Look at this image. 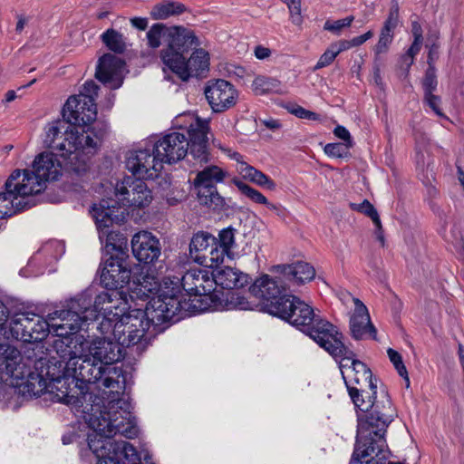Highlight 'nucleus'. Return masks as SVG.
Instances as JSON below:
<instances>
[{
    "label": "nucleus",
    "mask_w": 464,
    "mask_h": 464,
    "mask_svg": "<svg viewBox=\"0 0 464 464\" xmlns=\"http://www.w3.org/2000/svg\"><path fill=\"white\" fill-rule=\"evenodd\" d=\"M63 117L69 124L53 121L45 127L44 143L61 157L85 163L100 147L103 132L92 124L97 119V106L92 99L71 95L63 108Z\"/></svg>",
    "instance_id": "1"
},
{
    "label": "nucleus",
    "mask_w": 464,
    "mask_h": 464,
    "mask_svg": "<svg viewBox=\"0 0 464 464\" xmlns=\"http://www.w3.org/2000/svg\"><path fill=\"white\" fill-rule=\"evenodd\" d=\"M270 314L306 333L331 355L339 356L345 353L343 334L330 322L316 315L314 309L299 297L284 295L280 304L271 305Z\"/></svg>",
    "instance_id": "2"
},
{
    "label": "nucleus",
    "mask_w": 464,
    "mask_h": 464,
    "mask_svg": "<svg viewBox=\"0 0 464 464\" xmlns=\"http://www.w3.org/2000/svg\"><path fill=\"white\" fill-rule=\"evenodd\" d=\"M199 46L200 41L194 31L173 25L168 30V43L160 50V58L164 66L185 82L192 72H199L208 68L209 54Z\"/></svg>",
    "instance_id": "3"
},
{
    "label": "nucleus",
    "mask_w": 464,
    "mask_h": 464,
    "mask_svg": "<svg viewBox=\"0 0 464 464\" xmlns=\"http://www.w3.org/2000/svg\"><path fill=\"white\" fill-rule=\"evenodd\" d=\"M392 416H365L359 419L357 440L352 464H386L391 456L384 434Z\"/></svg>",
    "instance_id": "4"
},
{
    "label": "nucleus",
    "mask_w": 464,
    "mask_h": 464,
    "mask_svg": "<svg viewBox=\"0 0 464 464\" xmlns=\"http://www.w3.org/2000/svg\"><path fill=\"white\" fill-rule=\"evenodd\" d=\"M128 242L126 237H118V308L121 304H131L135 299H144L150 297L155 289L159 288L157 278L148 272L143 271V267L139 264L131 263L124 258L128 257Z\"/></svg>",
    "instance_id": "5"
},
{
    "label": "nucleus",
    "mask_w": 464,
    "mask_h": 464,
    "mask_svg": "<svg viewBox=\"0 0 464 464\" xmlns=\"http://www.w3.org/2000/svg\"><path fill=\"white\" fill-rule=\"evenodd\" d=\"M0 376L14 387L24 386L26 392L37 395L46 388L45 380L31 372L21 353L14 346L0 344Z\"/></svg>",
    "instance_id": "6"
},
{
    "label": "nucleus",
    "mask_w": 464,
    "mask_h": 464,
    "mask_svg": "<svg viewBox=\"0 0 464 464\" xmlns=\"http://www.w3.org/2000/svg\"><path fill=\"white\" fill-rule=\"evenodd\" d=\"M114 411L95 405L86 420L94 431L89 435V447L98 459V464H116L115 427L111 417Z\"/></svg>",
    "instance_id": "7"
},
{
    "label": "nucleus",
    "mask_w": 464,
    "mask_h": 464,
    "mask_svg": "<svg viewBox=\"0 0 464 464\" xmlns=\"http://www.w3.org/2000/svg\"><path fill=\"white\" fill-rule=\"evenodd\" d=\"M179 276H167L161 283L159 282V288L150 295H157V299L150 303V319L157 324L171 320L181 309L180 300L178 295L180 293Z\"/></svg>",
    "instance_id": "8"
},
{
    "label": "nucleus",
    "mask_w": 464,
    "mask_h": 464,
    "mask_svg": "<svg viewBox=\"0 0 464 464\" xmlns=\"http://www.w3.org/2000/svg\"><path fill=\"white\" fill-rule=\"evenodd\" d=\"M150 321L149 307L146 311L133 308L123 313L118 319V344L122 347L137 344L149 329Z\"/></svg>",
    "instance_id": "9"
},
{
    "label": "nucleus",
    "mask_w": 464,
    "mask_h": 464,
    "mask_svg": "<svg viewBox=\"0 0 464 464\" xmlns=\"http://www.w3.org/2000/svg\"><path fill=\"white\" fill-rule=\"evenodd\" d=\"M163 161L154 152V146L130 150L126 154L125 166L133 176L141 179L157 178L163 169Z\"/></svg>",
    "instance_id": "10"
},
{
    "label": "nucleus",
    "mask_w": 464,
    "mask_h": 464,
    "mask_svg": "<svg viewBox=\"0 0 464 464\" xmlns=\"http://www.w3.org/2000/svg\"><path fill=\"white\" fill-rule=\"evenodd\" d=\"M152 193L147 184L141 179L128 177L123 179L118 188V208L127 207L129 208H144L152 201Z\"/></svg>",
    "instance_id": "11"
},
{
    "label": "nucleus",
    "mask_w": 464,
    "mask_h": 464,
    "mask_svg": "<svg viewBox=\"0 0 464 464\" xmlns=\"http://www.w3.org/2000/svg\"><path fill=\"white\" fill-rule=\"evenodd\" d=\"M347 389L357 410L362 412L372 410L368 416L373 414L374 417H378L382 416V412H387L388 415L393 417L392 402L387 394L383 393L381 400H376V389L370 390V388L365 386L351 387Z\"/></svg>",
    "instance_id": "12"
},
{
    "label": "nucleus",
    "mask_w": 464,
    "mask_h": 464,
    "mask_svg": "<svg viewBox=\"0 0 464 464\" xmlns=\"http://www.w3.org/2000/svg\"><path fill=\"white\" fill-rule=\"evenodd\" d=\"M335 358H341L340 369L347 388L365 386L370 390L376 389L372 382V372L362 362L356 360L353 353L345 347V353Z\"/></svg>",
    "instance_id": "13"
},
{
    "label": "nucleus",
    "mask_w": 464,
    "mask_h": 464,
    "mask_svg": "<svg viewBox=\"0 0 464 464\" xmlns=\"http://www.w3.org/2000/svg\"><path fill=\"white\" fill-rule=\"evenodd\" d=\"M115 203L102 200L92 208V216L100 231V239L104 241L107 253L116 249V234L113 231L115 220Z\"/></svg>",
    "instance_id": "14"
},
{
    "label": "nucleus",
    "mask_w": 464,
    "mask_h": 464,
    "mask_svg": "<svg viewBox=\"0 0 464 464\" xmlns=\"http://www.w3.org/2000/svg\"><path fill=\"white\" fill-rule=\"evenodd\" d=\"M188 145L186 136L179 132L169 133L153 144L154 152L168 164L182 160L188 153Z\"/></svg>",
    "instance_id": "15"
},
{
    "label": "nucleus",
    "mask_w": 464,
    "mask_h": 464,
    "mask_svg": "<svg viewBox=\"0 0 464 464\" xmlns=\"http://www.w3.org/2000/svg\"><path fill=\"white\" fill-rule=\"evenodd\" d=\"M249 291L260 300L263 309L270 314L271 305L281 303L284 297V295L281 296V294L285 291V287L279 279L269 275H263L256 279Z\"/></svg>",
    "instance_id": "16"
},
{
    "label": "nucleus",
    "mask_w": 464,
    "mask_h": 464,
    "mask_svg": "<svg viewBox=\"0 0 464 464\" xmlns=\"http://www.w3.org/2000/svg\"><path fill=\"white\" fill-rule=\"evenodd\" d=\"M45 186L41 179L29 169L14 170L5 182V188L13 191L18 198L25 201V198L42 192Z\"/></svg>",
    "instance_id": "17"
},
{
    "label": "nucleus",
    "mask_w": 464,
    "mask_h": 464,
    "mask_svg": "<svg viewBox=\"0 0 464 464\" xmlns=\"http://www.w3.org/2000/svg\"><path fill=\"white\" fill-rule=\"evenodd\" d=\"M206 98L215 112H222L233 107L237 99L235 87L225 80H217L205 88Z\"/></svg>",
    "instance_id": "18"
},
{
    "label": "nucleus",
    "mask_w": 464,
    "mask_h": 464,
    "mask_svg": "<svg viewBox=\"0 0 464 464\" xmlns=\"http://www.w3.org/2000/svg\"><path fill=\"white\" fill-rule=\"evenodd\" d=\"M215 278L207 269L193 268L179 277L180 290L183 289L189 295L208 296L214 291Z\"/></svg>",
    "instance_id": "19"
},
{
    "label": "nucleus",
    "mask_w": 464,
    "mask_h": 464,
    "mask_svg": "<svg viewBox=\"0 0 464 464\" xmlns=\"http://www.w3.org/2000/svg\"><path fill=\"white\" fill-rule=\"evenodd\" d=\"M130 244L132 253L140 262L153 264L161 256L160 240L150 232L139 231L132 237Z\"/></svg>",
    "instance_id": "20"
},
{
    "label": "nucleus",
    "mask_w": 464,
    "mask_h": 464,
    "mask_svg": "<svg viewBox=\"0 0 464 464\" xmlns=\"http://www.w3.org/2000/svg\"><path fill=\"white\" fill-rule=\"evenodd\" d=\"M190 119L191 122L188 127L190 154L200 162H207L208 160V121L194 116H190Z\"/></svg>",
    "instance_id": "21"
},
{
    "label": "nucleus",
    "mask_w": 464,
    "mask_h": 464,
    "mask_svg": "<svg viewBox=\"0 0 464 464\" xmlns=\"http://www.w3.org/2000/svg\"><path fill=\"white\" fill-rule=\"evenodd\" d=\"M354 310L350 318V331L356 340L364 339L367 336L376 339V328L371 322L367 307L358 299L353 298Z\"/></svg>",
    "instance_id": "22"
},
{
    "label": "nucleus",
    "mask_w": 464,
    "mask_h": 464,
    "mask_svg": "<svg viewBox=\"0 0 464 464\" xmlns=\"http://www.w3.org/2000/svg\"><path fill=\"white\" fill-rule=\"evenodd\" d=\"M63 171V165L53 152H43L33 162V172L42 183L56 179Z\"/></svg>",
    "instance_id": "23"
},
{
    "label": "nucleus",
    "mask_w": 464,
    "mask_h": 464,
    "mask_svg": "<svg viewBox=\"0 0 464 464\" xmlns=\"http://www.w3.org/2000/svg\"><path fill=\"white\" fill-rule=\"evenodd\" d=\"M52 332L57 336H67L77 332L82 324V317L72 311H55L49 314Z\"/></svg>",
    "instance_id": "24"
},
{
    "label": "nucleus",
    "mask_w": 464,
    "mask_h": 464,
    "mask_svg": "<svg viewBox=\"0 0 464 464\" xmlns=\"http://www.w3.org/2000/svg\"><path fill=\"white\" fill-rule=\"evenodd\" d=\"M94 78L104 86L113 87L116 81V53L100 52L95 63Z\"/></svg>",
    "instance_id": "25"
},
{
    "label": "nucleus",
    "mask_w": 464,
    "mask_h": 464,
    "mask_svg": "<svg viewBox=\"0 0 464 464\" xmlns=\"http://www.w3.org/2000/svg\"><path fill=\"white\" fill-rule=\"evenodd\" d=\"M131 404L130 401L129 392H123L121 398H118V414L121 415L122 420L118 421V434H121L127 439L137 438L140 430L136 423V419L131 414Z\"/></svg>",
    "instance_id": "26"
},
{
    "label": "nucleus",
    "mask_w": 464,
    "mask_h": 464,
    "mask_svg": "<svg viewBox=\"0 0 464 464\" xmlns=\"http://www.w3.org/2000/svg\"><path fill=\"white\" fill-rule=\"evenodd\" d=\"M272 270L294 280L297 285L309 282L315 276L314 268L310 264L303 261L291 265H278L273 266Z\"/></svg>",
    "instance_id": "27"
},
{
    "label": "nucleus",
    "mask_w": 464,
    "mask_h": 464,
    "mask_svg": "<svg viewBox=\"0 0 464 464\" xmlns=\"http://www.w3.org/2000/svg\"><path fill=\"white\" fill-rule=\"evenodd\" d=\"M212 276L215 278L214 288L216 285H220L225 289L244 287L250 279L247 274L230 266L217 270L215 274L212 273Z\"/></svg>",
    "instance_id": "28"
},
{
    "label": "nucleus",
    "mask_w": 464,
    "mask_h": 464,
    "mask_svg": "<svg viewBox=\"0 0 464 464\" xmlns=\"http://www.w3.org/2000/svg\"><path fill=\"white\" fill-rule=\"evenodd\" d=\"M399 22V5L393 2L389 15L381 30L379 41L374 47L376 55L386 53L393 39V32Z\"/></svg>",
    "instance_id": "29"
},
{
    "label": "nucleus",
    "mask_w": 464,
    "mask_h": 464,
    "mask_svg": "<svg viewBox=\"0 0 464 464\" xmlns=\"http://www.w3.org/2000/svg\"><path fill=\"white\" fill-rule=\"evenodd\" d=\"M216 237L206 232L197 233L191 239L189 244V254L191 258L200 264L202 257L207 255Z\"/></svg>",
    "instance_id": "30"
},
{
    "label": "nucleus",
    "mask_w": 464,
    "mask_h": 464,
    "mask_svg": "<svg viewBox=\"0 0 464 464\" xmlns=\"http://www.w3.org/2000/svg\"><path fill=\"white\" fill-rule=\"evenodd\" d=\"M186 11V6L176 1L164 0L154 5L150 11V15L153 20H166L171 16H177Z\"/></svg>",
    "instance_id": "31"
},
{
    "label": "nucleus",
    "mask_w": 464,
    "mask_h": 464,
    "mask_svg": "<svg viewBox=\"0 0 464 464\" xmlns=\"http://www.w3.org/2000/svg\"><path fill=\"white\" fill-rule=\"evenodd\" d=\"M26 206V201L18 198L13 191L5 188V192L0 193V219L16 214L25 208Z\"/></svg>",
    "instance_id": "32"
},
{
    "label": "nucleus",
    "mask_w": 464,
    "mask_h": 464,
    "mask_svg": "<svg viewBox=\"0 0 464 464\" xmlns=\"http://www.w3.org/2000/svg\"><path fill=\"white\" fill-rule=\"evenodd\" d=\"M98 344L99 345L94 344V346L90 349V353L93 357V364L99 362L101 363L100 370L106 372V366L114 364L116 354L113 352L111 343L100 341Z\"/></svg>",
    "instance_id": "33"
},
{
    "label": "nucleus",
    "mask_w": 464,
    "mask_h": 464,
    "mask_svg": "<svg viewBox=\"0 0 464 464\" xmlns=\"http://www.w3.org/2000/svg\"><path fill=\"white\" fill-rule=\"evenodd\" d=\"M237 170L243 179L258 186L266 187L271 190L276 188V183L270 178L247 163H240V165L237 166Z\"/></svg>",
    "instance_id": "34"
},
{
    "label": "nucleus",
    "mask_w": 464,
    "mask_h": 464,
    "mask_svg": "<svg viewBox=\"0 0 464 464\" xmlns=\"http://www.w3.org/2000/svg\"><path fill=\"white\" fill-rule=\"evenodd\" d=\"M226 172L219 167L212 165L198 171L193 180V186H206L207 188L216 187L217 183L222 182Z\"/></svg>",
    "instance_id": "35"
},
{
    "label": "nucleus",
    "mask_w": 464,
    "mask_h": 464,
    "mask_svg": "<svg viewBox=\"0 0 464 464\" xmlns=\"http://www.w3.org/2000/svg\"><path fill=\"white\" fill-rule=\"evenodd\" d=\"M252 91L256 95H266L272 93L281 94V82L271 76L257 75L252 82Z\"/></svg>",
    "instance_id": "36"
},
{
    "label": "nucleus",
    "mask_w": 464,
    "mask_h": 464,
    "mask_svg": "<svg viewBox=\"0 0 464 464\" xmlns=\"http://www.w3.org/2000/svg\"><path fill=\"white\" fill-rule=\"evenodd\" d=\"M31 314L30 313H22L11 318L10 329L16 339L28 341L30 336L28 331L32 330L31 324H33L32 320H30Z\"/></svg>",
    "instance_id": "37"
},
{
    "label": "nucleus",
    "mask_w": 464,
    "mask_h": 464,
    "mask_svg": "<svg viewBox=\"0 0 464 464\" xmlns=\"http://www.w3.org/2000/svg\"><path fill=\"white\" fill-rule=\"evenodd\" d=\"M198 199L201 205L217 208L223 205V198L218 194L216 187L194 186Z\"/></svg>",
    "instance_id": "38"
},
{
    "label": "nucleus",
    "mask_w": 464,
    "mask_h": 464,
    "mask_svg": "<svg viewBox=\"0 0 464 464\" xmlns=\"http://www.w3.org/2000/svg\"><path fill=\"white\" fill-rule=\"evenodd\" d=\"M114 251L111 250V253H107L106 247L104 246V255L108 256L104 262V266L101 273V282L106 288H114L116 286V276L114 274L115 269V257Z\"/></svg>",
    "instance_id": "39"
},
{
    "label": "nucleus",
    "mask_w": 464,
    "mask_h": 464,
    "mask_svg": "<svg viewBox=\"0 0 464 464\" xmlns=\"http://www.w3.org/2000/svg\"><path fill=\"white\" fill-rule=\"evenodd\" d=\"M30 320H32L33 324H31L32 330L28 331V334H30L28 341L42 340L47 335L49 332L52 331L49 315L47 316L46 320H44L39 315L32 314Z\"/></svg>",
    "instance_id": "40"
},
{
    "label": "nucleus",
    "mask_w": 464,
    "mask_h": 464,
    "mask_svg": "<svg viewBox=\"0 0 464 464\" xmlns=\"http://www.w3.org/2000/svg\"><path fill=\"white\" fill-rule=\"evenodd\" d=\"M118 464H141V457L133 445L118 440Z\"/></svg>",
    "instance_id": "41"
},
{
    "label": "nucleus",
    "mask_w": 464,
    "mask_h": 464,
    "mask_svg": "<svg viewBox=\"0 0 464 464\" xmlns=\"http://www.w3.org/2000/svg\"><path fill=\"white\" fill-rule=\"evenodd\" d=\"M225 255H227V252L220 247L216 239L199 265L206 267L217 266L223 262Z\"/></svg>",
    "instance_id": "42"
},
{
    "label": "nucleus",
    "mask_w": 464,
    "mask_h": 464,
    "mask_svg": "<svg viewBox=\"0 0 464 464\" xmlns=\"http://www.w3.org/2000/svg\"><path fill=\"white\" fill-rule=\"evenodd\" d=\"M169 28L170 27H167L166 24L161 23L152 24L146 33L148 46L154 50L158 49L161 45L162 35L165 32L168 34Z\"/></svg>",
    "instance_id": "43"
},
{
    "label": "nucleus",
    "mask_w": 464,
    "mask_h": 464,
    "mask_svg": "<svg viewBox=\"0 0 464 464\" xmlns=\"http://www.w3.org/2000/svg\"><path fill=\"white\" fill-rule=\"evenodd\" d=\"M232 182L237 186L238 190L243 195H245L246 198H248L253 202L257 203V204H262V205L268 204L267 198L258 190L248 186L247 184L244 183L243 181L239 180L238 179H233Z\"/></svg>",
    "instance_id": "44"
},
{
    "label": "nucleus",
    "mask_w": 464,
    "mask_h": 464,
    "mask_svg": "<svg viewBox=\"0 0 464 464\" xmlns=\"http://www.w3.org/2000/svg\"><path fill=\"white\" fill-rule=\"evenodd\" d=\"M232 182L237 186L238 190L243 195H245L246 198H248L253 202L257 203V204H262V205L268 204L267 198L258 190L248 186L247 184L244 183L243 181L239 180L238 179H233Z\"/></svg>",
    "instance_id": "45"
},
{
    "label": "nucleus",
    "mask_w": 464,
    "mask_h": 464,
    "mask_svg": "<svg viewBox=\"0 0 464 464\" xmlns=\"http://www.w3.org/2000/svg\"><path fill=\"white\" fill-rule=\"evenodd\" d=\"M232 182L237 186L238 190L243 195H245L246 198H248L253 202L257 203V204H262V205L268 204L267 198L258 190L248 186L247 184L244 183L243 181L239 180L238 179H233Z\"/></svg>",
    "instance_id": "46"
},
{
    "label": "nucleus",
    "mask_w": 464,
    "mask_h": 464,
    "mask_svg": "<svg viewBox=\"0 0 464 464\" xmlns=\"http://www.w3.org/2000/svg\"><path fill=\"white\" fill-rule=\"evenodd\" d=\"M235 232L232 227H227L221 230L218 234V245L227 252V256L234 255L235 244Z\"/></svg>",
    "instance_id": "47"
},
{
    "label": "nucleus",
    "mask_w": 464,
    "mask_h": 464,
    "mask_svg": "<svg viewBox=\"0 0 464 464\" xmlns=\"http://www.w3.org/2000/svg\"><path fill=\"white\" fill-rule=\"evenodd\" d=\"M350 208L353 210L358 211L369 217L373 223H379V214L373 205L367 199L362 203H350Z\"/></svg>",
    "instance_id": "48"
},
{
    "label": "nucleus",
    "mask_w": 464,
    "mask_h": 464,
    "mask_svg": "<svg viewBox=\"0 0 464 464\" xmlns=\"http://www.w3.org/2000/svg\"><path fill=\"white\" fill-rule=\"evenodd\" d=\"M391 362L393 363L400 376L403 377L407 382V387L410 385L407 369L402 362L401 354L395 350L389 348L387 351Z\"/></svg>",
    "instance_id": "49"
},
{
    "label": "nucleus",
    "mask_w": 464,
    "mask_h": 464,
    "mask_svg": "<svg viewBox=\"0 0 464 464\" xmlns=\"http://www.w3.org/2000/svg\"><path fill=\"white\" fill-rule=\"evenodd\" d=\"M283 1L288 6L291 22L296 26H301L303 24V16L301 14V0Z\"/></svg>",
    "instance_id": "50"
},
{
    "label": "nucleus",
    "mask_w": 464,
    "mask_h": 464,
    "mask_svg": "<svg viewBox=\"0 0 464 464\" xmlns=\"http://www.w3.org/2000/svg\"><path fill=\"white\" fill-rule=\"evenodd\" d=\"M353 21V16H348L344 19H340L336 21H326L324 25V29L339 34L342 29L349 27Z\"/></svg>",
    "instance_id": "51"
},
{
    "label": "nucleus",
    "mask_w": 464,
    "mask_h": 464,
    "mask_svg": "<svg viewBox=\"0 0 464 464\" xmlns=\"http://www.w3.org/2000/svg\"><path fill=\"white\" fill-rule=\"evenodd\" d=\"M286 109L291 114L300 119H306L310 121H318L320 119L319 115L315 112L308 111L296 104L289 105L286 107Z\"/></svg>",
    "instance_id": "52"
},
{
    "label": "nucleus",
    "mask_w": 464,
    "mask_h": 464,
    "mask_svg": "<svg viewBox=\"0 0 464 464\" xmlns=\"http://www.w3.org/2000/svg\"><path fill=\"white\" fill-rule=\"evenodd\" d=\"M99 86L95 82L92 80L85 82L78 94H75L74 96H83L86 98H90L93 100V102H95V99L98 95Z\"/></svg>",
    "instance_id": "53"
},
{
    "label": "nucleus",
    "mask_w": 464,
    "mask_h": 464,
    "mask_svg": "<svg viewBox=\"0 0 464 464\" xmlns=\"http://www.w3.org/2000/svg\"><path fill=\"white\" fill-rule=\"evenodd\" d=\"M422 85L424 88L425 93L430 95V92H432L437 86V80L435 74V69L433 66L430 65L428 70L426 71L425 77L422 82Z\"/></svg>",
    "instance_id": "54"
},
{
    "label": "nucleus",
    "mask_w": 464,
    "mask_h": 464,
    "mask_svg": "<svg viewBox=\"0 0 464 464\" xmlns=\"http://www.w3.org/2000/svg\"><path fill=\"white\" fill-rule=\"evenodd\" d=\"M101 39L107 49L100 52H113L116 53V31L114 29H108L101 35Z\"/></svg>",
    "instance_id": "55"
},
{
    "label": "nucleus",
    "mask_w": 464,
    "mask_h": 464,
    "mask_svg": "<svg viewBox=\"0 0 464 464\" xmlns=\"http://www.w3.org/2000/svg\"><path fill=\"white\" fill-rule=\"evenodd\" d=\"M337 53L334 51L332 45H330L324 53L320 56L314 69L318 70L325 66L330 65L337 56Z\"/></svg>",
    "instance_id": "56"
},
{
    "label": "nucleus",
    "mask_w": 464,
    "mask_h": 464,
    "mask_svg": "<svg viewBox=\"0 0 464 464\" xmlns=\"http://www.w3.org/2000/svg\"><path fill=\"white\" fill-rule=\"evenodd\" d=\"M348 149L345 143H330L324 147V152L329 156L343 158L348 154Z\"/></svg>",
    "instance_id": "57"
},
{
    "label": "nucleus",
    "mask_w": 464,
    "mask_h": 464,
    "mask_svg": "<svg viewBox=\"0 0 464 464\" xmlns=\"http://www.w3.org/2000/svg\"><path fill=\"white\" fill-rule=\"evenodd\" d=\"M118 54H125L128 60L135 56V53L130 49V44H128L122 34H118Z\"/></svg>",
    "instance_id": "58"
},
{
    "label": "nucleus",
    "mask_w": 464,
    "mask_h": 464,
    "mask_svg": "<svg viewBox=\"0 0 464 464\" xmlns=\"http://www.w3.org/2000/svg\"><path fill=\"white\" fill-rule=\"evenodd\" d=\"M334 135L343 140L345 143L346 148L353 147V140L350 132L343 126H337L334 130Z\"/></svg>",
    "instance_id": "59"
},
{
    "label": "nucleus",
    "mask_w": 464,
    "mask_h": 464,
    "mask_svg": "<svg viewBox=\"0 0 464 464\" xmlns=\"http://www.w3.org/2000/svg\"><path fill=\"white\" fill-rule=\"evenodd\" d=\"M425 102L437 115L442 116V112L440 111L439 106L440 99L438 96L433 95L432 92H430V95L428 93H425Z\"/></svg>",
    "instance_id": "60"
},
{
    "label": "nucleus",
    "mask_w": 464,
    "mask_h": 464,
    "mask_svg": "<svg viewBox=\"0 0 464 464\" xmlns=\"http://www.w3.org/2000/svg\"><path fill=\"white\" fill-rule=\"evenodd\" d=\"M254 54L256 59L265 60L271 56L272 51L264 45H256L254 49Z\"/></svg>",
    "instance_id": "61"
},
{
    "label": "nucleus",
    "mask_w": 464,
    "mask_h": 464,
    "mask_svg": "<svg viewBox=\"0 0 464 464\" xmlns=\"http://www.w3.org/2000/svg\"><path fill=\"white\" fill-rule=\"evenodd\" d=\"M421 44H422V41H420V40L413 41L411 46L410 47V49L407 52V57L410 59L408 66H411L412 64L413 58L420 52Z\"/></svg>",
    "instance_id": "62"
},
{
    "label": "nucleus",
    "mask_w": 464,
    "mask_h": 464,
    "mask_svg": "<svg viewBox=\"0 0 464 464\" xmlns=\"http://www.w3.org/2000/svg\"><path fill=\"white\" fill-rule=\"evenodd\" d=\"M331 45L333 46L334 51L337 53V54H339L343 51L348 50V49H350V48L354 46L353 44H352V40H350V41H346V40L339 41V42L332 44Z\"/></svg>",
    "instance_id": "63"
},
{
    "label": "nucleus",
    "mask_w": 464,
    "mask_h": 464,
    "mask_svg": "<svg viewBox=\"0 0 464 464\" xmlns=\"http://www.w3.org/2000/svg\"><path fill=\"white\" fill-rule=\"evenodd\" d=\"M131 25L138 30L144 31L148 27V19L144 17H133L130 19Z\"/></svg>",
    "instance_id": "64"
}]
</instances>
